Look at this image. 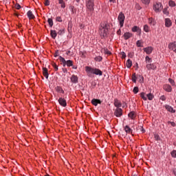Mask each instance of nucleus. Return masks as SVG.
<instances>
[{"mask_svg": "<svg viewBox=\"0 0 176 176\" xmlns=\"http://www.w3.org/2000/svg\"><path fill=\"white\" fill-rule=\"evenodd\" d=\"M109 29V26L107 22H103L100 23V26L99 28V34L101 38H105L107 35H108V30Z\"/></svg>", "mask_w": 176, "mask_h": 176, "instance_id": "nucleus-1", "label": "nucleus"}, {"mask_svg": "<svg viewBox=\"0 0 176 176\" xmlns=\"http://www.w3.org/2000/svg\"><path fill=\"white\" fill-rule=\"evenodd\" d=\"M59 60L62 63L63 67H65V65H67V67H72V65L74 64L73 60H65V58H63L61 56H59Z\"/></svg>", "mask_w": 176, "mask_h": 176, "instance_id": "nucleus-2", "label": "nucleus"}, {"mask_svg": "<svg viewBox=\"0 0 176 176\" xmlns=\"http://www.w3.org/2000/svg\"><path fill=\"white\" fill-rule=\"evenodd\" d=\"M85 72H87V75L89 78H93V75H94V68L90 66H86Z\"/></svg>", "mask_w": 176, "mask_h": 176, "instance_id": "nucleus-3", "label": "nucleus"}, {"mask_svg": "<svg viewBox=\"0 0 176 176\" xmlns=\"http://www.w3.org/2000/svg\"><path fill=\"white\" fill-rule=\"evenodd\" d=\"M124 14H123V12H120L118 17V20L120 23V28H122V27H123L124 24Z\"/></svg>", "mask_w": 176, "mask_h": 176, "instance_id": "nucleus-4", "label": "nucleus"}, {"mask_svg": "<svg viewBox=\"0 0 176 176\" xmlns=\"http://www.w3.org/2000/svg\"><path fill=\"white\" fill-rule=\"evenodd\" d=\"M163 9V5L162 3H156L153 5V10L156 12V13H159Z\"/></svg>", "mask_w": 176, "mask_h": 176, "instance_id": "nucleus-5", "label": "nucleus"}, {"mask_svg": "<svg viewBox=\"0 0 176 176\" xmlns=\"http://www.w3.org/2000/svg\"><path fill=\"white\" fill-rule=\"evenodd\" d=\"M87 8L89 12H93L94 10V0H89L87 2Z\"/></svg>", "mask_w": 176, "mask_h": 176, "instance_id": "nucleus-6", "label": "nucleus"}, {"mask_svg": "<svg viewBox=\"0 0 176 176\" xmlns=\"http://www.w3.org/2000/svg\"><path fill=\"white\" fill-rule=\"evenodd\" d=\"M114 116L116 118H121L123 116V110L121 108H116L114 110Z\"/></svg>", "mask_w": 176, "mask_h": 176, "instance_id": "nucleus-7", "label": "nucleus"}, {"mask_svg": "<svg viewBox=\"0 0 176 176\" xmlns=\"http://www.w3.org/2000/svg\"><path fill=\"white\" fill-rule=\"evenodd\" d=\"M55 30H58V35H64L65 34V30L60 29V25H56L54 26Z\"/></svg>", "mask_w": 176, "mask_h": 176, "instance_id": "nucleus-8", "label": "nucleus"}, {"mask_svg": "<svg viewBox=\"0 0 176 176\" xmlns=\"http://www.w3.org/2000/svg\"><path fill=\"white\" fill-rule=\"evenodd\" d=\"M58 102L59 103V105H60V107H67V100L64 98H59V99L58 100Z\"/></svg>", "mask_w": 176, "mask_h": 176, "instance_id": "nucleus-9", "label": "nucleus"}, {"mask_svg": "<svg viewBox=\"0 0 176 176\" xmlns=\"http://www.w3.org/2000/svg\"><path fill=\"white\" fill-rule=\"evenodd\" d=\"M146 68H147L148 71H151V69L155 71L157 68L156 63H148L146 65Z\"/></svg>", "mask_w": 176, "mask_h": 176, "instance_id": "nucleus-10", "label": "nucleus"}, {"mask_svg": "<svg viewBox=\"0 0 176 176\" xmlns=\"http://www.w3.org/2000/svg\"><path fill=\"white\" fill-rule=\"evenodd\" d=\"M132 32H137L138 35L140 36L142 34L141 28L138 26H134L132 28Z\"/></svg>", "mask_w": 176, "mask_h": 176, "instance_id": "nucleus-11", "label": "nucleus"}, {"mask_svg": "<svg viewBox=\"0 0 176 176\" xmlns=\"http://www.w3.org/2000/svg\"><path fill=\"white\" fill-rule=\"evenodd\" d=\"M70 80H71L72 83H74L75 85H76V83H78V82L79 80V78L78 77V76H75L74 74H73V75H72Z\"/></svg>", "mask_w": 176, "mask_h": 176, "instance_id": "nucleus-12", "label": "nucleus"}, {"mask_svg": "<svg viewBox=\"0 0 176 176\" xmlns=\"http://www.w3.org/2000/svg\"><path fill=\"white\" fill-rule=\"evenodd\" d=\"M164 90L168 93H171V91H173V88L171 87V85L166 84L164 85Z\"/></svg>", "mask_w": 176, "mask_h": 176, "instance_id": "nucleus-13", "label": "nucleus"}, {"mask_svg": "<svg viewBox=\"0 0 176 176\" xmlns=\"http://www.w3.org/2000/svg\"><path fill=\"white\" fill-rule=\"evenodd\" d=\"M91 102L92 105H94V107H97V105H98V104H101V100H100L99 99L94 98L91 100Z\"/></svg>", "mask_w": 176, "mask_h": 176, "instance_id": "nucleus-14", "label": "nucleus"}, {"mask_svg": "<svg viewBox=\"0 0 176 176\" xmlns=\"http://www.w3.org/2000/svg\"><path fill=\"white\" fill-rule=\"evenodd\" d=\"M143 50L146 53V54H151L153 51V48L152 47H147L144 48Z\"/></svg>", "mask_w": 176, "mask_h": 176, "instance_id": "nucleus-15", "label": "nucleus"}, {"mask_svg": "<svg viewBox=\"0 0 176 176\" xmlns=\"http://www.w3.org/2000/svg\"><path fill=\"white\" fill-rule=\"evenodd\" d=\"M94 75H99V76H102V71H101L100 69L94 68Z\"/></svg>", "mask_w": 176, "mask_h": 176, "instance_id": "nucleus-16", "label": "nucleus"}, {"mask_svg": "<svg viewBox=\"0 0 176 176\" xmlns=\"http://www.w3.org/2000/svg\"><path fill=\"white\" fill-rule=\"evenodd\" d=\"M57 34L58 32L56 31V30H50V35L52 39H56V38H57Z\"/></svg>", "mask_w": 176, "mask_h": 176, "instance_id": "nucleus-17", "label": "nucleus"}, {"mask_svg": "<svg viewBox=\"0 0 176 176\" xmlns=\"http://www.w3.org/2000/svg\"><path fill=\"white\" fill-rule=\"evenodd\" d=\"M27 16L30 20H32V19H35V15H34V14L32 13V11H31V10H29L27 12Z\"/></svg>", "mask_w": 176, "mask_h": 176, "instance_id": "nucleus-18", "label": "nucleus"}, {"mask_svg": "<svg viewBox=\"0 0 176 176\" xmlns=\"http://www.w3.org/2000/svg\"><path fill=\"white\" fill-rule=\"evenodd\" d=\"M114 106L116 108H120V107H122V102L120 101H119V100L115 99L114 100Z\"/></svg>", "mask_w": 176, "mask_h": 176, "instance_id": "nucleus-19", "label": "nucleus"}, {"mask_svg": "<svg viewBox=\"0 0 176 176\" xmlns=\"http://www.w3.org/2000/svg\"><path fill=\"white\" fill-rule=\"evenodd\" d=\"M165 108L168 112H171V113H175V110H174V109L171 106L166 105Z\"/></svg>", "mask_w": 176, "mask_h": 176, "instance_id": "nucleus-20", "label": "nucleus"}, {"mask_svg": "<svg viewBox=\"0 0 176 176\" xmlns=\"http://www.w3.org/2000/svg\"><path fill=\"white\" fill-rule=\"evenodd\" d=\"M43 74L45 78H46V79L49 78V73L47 72V68L43 67Z\"/></svg>", "mask_w": 176, "mask_h": 176, "instance_id": "nucleus-21", "label": "nucleus"}, {"mask_svg": "<svg viewBox=\"0 0 176 176\" xmlns=\"http://www.w3.org/2000/svg\"><path fill=\"white\" fill-rule=\"evenodd\" d=\"M171 20L168 18H166L165 19V27L169 28L170 25H172Z\"/></svg>", "mask_w": 176, "mask_h": 176, "instance_id": "nucleus-22", "label": "nucleus"}, {"mask_svg": "<svg viewBox=\"0 0 176 176\" xmlns=\"http://www.w3.org/2000/svg\"><path fill=\"white\" fill-rule=\"evenodd\" d=\"M131 36H133V34L130 32H126L124 34V38L125 39V41H127V39H130Z\"/></svg>", "mask_w": 176, "mask_h": 176, "instance_id": "nucleus-23", "label": "nucleus"}, {"mask_svg": "<svg viewBox=\"0 0 176 176\" xmlns=\"http://www.w3.org/2000/svg\"><path fill=\"white\" fill-rule=\"evenodd\" d=\"M124 131L127 134H131L133 133V129L129 126V125L125 126Z\"/></svg>", "mask_w": 176, "mask_h": 176, "instance_id": "nucleus-24", "label": "nucleus"}, {"mask_svg": "<svg viewBox=\"0 0 176 176\" xmlns=\"http://www.w3.org/2000/svg\"><path fill=\"white\" fill-rule=\"evenodd\" d=\"M168 47H169L170 50H173V52H175V49H176V44H175V43H169Z\"/></svg>", "mask_w": 176, "mask_h": 176, "instance_id": "nucleus-25", "label": "nucleus"}, {"mask_svg": "<svg viewBox=\"0 0 176 176\" xmlns=\"http://www.w3.org/2000/svg\"><path fill=\"white\" fill-rule=\"evenodd\" d=\"M55 90L56 91H57V93H61L62 94H64V89H63V88L60 86H57L55 87Z\"/></svg>", "mask_w": 176, "mask_h": 176, "instance_id": "nucleus-26", "label": "nucleus"}, {"mask_svg": "<svg viewBox=\"0 0 176 176\" xmlns=\"http://www.w3.org/2000/svg\"><path fill=\"white\" fill-rule=\"evenodd\" d=\"M126 65L128 68H131V66L133 65V62L131 60L128 59L126 63Z\"/></svg>", "mask_w": 176, "mask_h": 176, "instance_id": "nucleus-27", "label": "nucleus"}, {"mask_svg": "<svg viewBox=\"0 0 176 176\" xmlns=\"http://www.w3.org/2000/svg\"><path fill=\"white\" fill-rule=\"evenodd\" d=\"M129 118H130L131 119H134L135 118V112L134 111H131L129 114H128Z\"/></svg>", "mask_w": 176, "mask_h": 176, "instance_id": "nucleus-28", "label": "nucleus"}, {"mask_svg": "<svg viewBox=\"0 0 176 176\" xmlns=\"http://www.w3.org/2000/svg\"><path fill=\"white\" fill-rule=\"evenodd\" d=\"M58 3L60 5L62 9H65V2L64 0H58Z\"/></svg>", "mask_w": 176, "mask_h": 176, "instance_id": "nucleus-29", "label": "nucleus"}, {"mask_svg": "<svg viewBox=\"0 0 176 176\" xmlns=\"http://www.w3.org/2000/svg\"><path fill=\"white\" fill-rule=\"evenodd\" d=\"M69 9L72 13V14H75V13H76V8H75V6H69Z\"/></svg>", "mask_w": 176, "mask_h": 176, "instance_id": "nucleus-30", "label": "nucleus"}, {"mask_svg": "<svg viewBox=\"0 0 176 176\" xmlns=\"http://www.w3.org/2000/svg\"><path fill=\"white\" fill-rule=\"evenodd\" d=\"M95 61L100 63L101 61H102V56H98L94 58Z\"/></svg>", "mask_w": 176, "mask_h": 176, "instance_id": "nucleus-31", "label": "nucleus"}, {"mask_svg": "<svg viewBox=\"0 0 176 176\" xmlns=\"http://www.w3.org/2000/svg\"><path fill=\"white\" fill-rule=\"evenodd\" d=\"M146 97V98H148L149 101H152V100H153L154 98L153 94H148Z\"/></svg>", "mask_w": 176, "mask_h": 176, "instance_id": "nucleus-32", "label": "nucleus"}, {"mask_svg": "<svg viewBox=\"0 0 176 176\" xmlns=\"http://www.w3.org/2000/svg\"><path fill=\"white\" fill-rule=\"evenodd\" d=\"M168 5L170 6V8H175V6H176L175 2L173 0H170L168 1Z\"/></svg>", "mask_w": 176, "mask_h": 176, "instance_id": "nucleus-33", "label": "nucleus"}, {"mask_svg": "<svg viewBox=\"0 0 176 176\" xmlns=\"http://www.w3.org/2000/svg\"><path fill=\"white\" fill-rule=\"evenodd\" d=\"M47 23H48V24H49V25H50V28H52V27H53V19H52V18H49L48 19H47Z\"/></svg>", "mask_w": 176, "mask_h": 176, "instance_id": "nucleus-34", "label": "nucleus"}, {"mask_svg": "<svg viewBox=\"0 0 176 176\" xmlns=\"http://www.w3.org/2000/svg\"><path fill=\"white\" fill-rule=\"evenodd\" d=\"M140 97L144 100V101H146L148 100L146 96H145V93L144 92L140 93Z\"/></svg>", "mask_w": 176, "mask_h": 176, "instance_id": "nucleus-35", "label": "nucleus"}, {"mask_svg": "<svg viewBox=\"0 0 176 176\" xmlns=\"http://www.w3.org/2000/svg\"><path fill=\"white\" fill-rule=\"evenodd\" d=\"M132 81H133L134 83H137V76H135V73H134V74L132 75Z\"/></svg>", "mask_w": 176, "mask_h": 176, "instance_id": "nucleus-36", "label": "nucleus"}, {"mask_svg": "<svg viewBox=\"0 0 176 176\" xmlns=\"http://www.w3.org/2000/svg\"><path fill=\"white\" fill-rule=\"evenodd\" d=\"M136 46H138V47H142V43L141 42V41L138 40L136 42Z\"/></svg>", "mask_w": 176, "mask_h": 176, "instance_id": "nucleus-37", "label": "nucleus"}, {"mask_svg": "<svg viewBox=\"0 0 176 176\" xmlns=\"http://www.w3.org/2000/svg\"><path fill=\"white\" fill-rule=\"evenodd\" d=\"M148 23H149V24H152L153 25H155V20L153 19V18L148 19Z\"/></svg>", "mask_w": 176, "mask_h": 176, "instance_id": "nucleus-38", "label": "nucleus"}, {"mask_svg": "<svg viewBox=\"0 0 176 176\" xmlns=\"http://www.w3.org/2000/svg\"><path fill=\"white\" fill-rule=\"evenodd\" d=\"M144 31L145 32H149V27L147 25H144Z\"/></svg>", "mask_w": 176, "mask_h": 176, "instance_id": "nucleus-39", "label": "nucleus"}, {"mask_svg": "<svg viewBox=\"0 0 176 176\" xmlns=\"http://www.w3.org/2000/svg\"><path fill=\"white\" fill-rule=\"evenodd\" d=\"M139 88H138V87H135L134 88H133V93H134V94H137V93H138V91H139Z\"/></svg>", "mask_w": 176, "mask_h": 176, "instance_id": "nucleus-40", "label": "nucleus"}, {"mask_svg": "<svg viewBox=\"0 0 176 176\" xmlns=\"http://www.w3.org/2000/svg\"><path fill=\"white\" fill-rule=\"evenodd\" d=\"M168 82L170 83V85H172V86H175V82L174 81V80L169 78Z\"/></svg>", "mask_w": 176, "mask_h": 176, "instance_id": "nucleus-41", "label": "nucleus"}, {"mask_svg": "<svg viewBox=\"0 0 176 176\" xmlns=\"http://www.w3.org/2000/svg\"><path fill=\"white\" fill-rule=\"evenodd\" d=\"M142 3H144V5H149L151 0H142Z\"/></svg>", "mask_w": 176, "mask_h": 176, "instance_id": "nucleus-42", "label": "nucleus"}, {"mask_svg": "<svg viewBox=\"0 0 176 176\" xmlns=\"http://www.w3.org/2000/svg\"><path fill=\"white\" fill-rule=\"evenodd\" d=\"M104 54H111V53L108 50V49L107 48H104Z\"/></svg>", "mask_w": 176, "mask_h": 176, "instance_id": "nucleus-43", "label": "nucleus"}, {"mask_svg": "<svg viewBox=\"0 0 176 176\" xmlns=\"http://www.w3.org/2000/svg\"><path fill=\"white\" fill-rule=\"evenodd\" d=\"M170 155L172 157H176V150H173L171 153Z\"/></svg>", "mask_w": 176, "mask_h": 176, "instance_id": "nucleus-44", "label": "nucleus"}, {"mask_svg": "<svg viewBox=\"0 0 176 176\" xmlns=\"http://www.w3.org/2000/svg\"><path fill=\"white\" fill-rule=\"evenodd\" d=\"M163 13H164V14L168 16V10L167 8H164Z\"/></svg>", "mask_w": 176, "mask_h": 176, "instance_id": "nucleus-45", "label": "nucleus"}, {"mask_svg": "<svg viewBox=\"0 0 176 176\" xmlns=\"http://www.w3.org/2000/svg\"><path fill=\"white\" fill-rule=\"evenodd\" d=\"M56 21H58V23H63V19H61V16H57L56 18Z\"/></svg>", "mask_w": 176, "mask_h": 176, "instance_id": "nucleus-46", "label": "nucleus"}, {"mask_svg": "<svg viewBox=\"0 0 176 176\" xmlns=\"http://www.w3.org/2000/svg\"><path fill=\"white\" fill-rule=\"evenodd\" d=\"M145 60L148 63H152V59H151V58H149V56H146Z\"/></svg>", "mask_w": 176, "mask_h": 176, "instance_id": "nucleus-47", "label": "nucleus"}, {"mask_svg": "<svg viewBox=\"0 0 176 176\" xmlns=\"http://www.w3.org/2000/svg\"><path fill=\"white\" fill-rule=\"evenodd\" d=\"M52 66L54 67L55 71H58V66L56 63H54Z\"/></svg>", "mask_w": 176, "mask_h": 176, "instance_id": "nucleus-48", "label": "nucleus"}, {"mask_svg": "<svg viewBox=\"0 0 176 176\" xmlns=\"http://www.w3.org/2000/svg\"><path fill=\"white\" fill-rule=\"evenodd\" d=\"M15 8H16V9H17V10H20V9H21V6H20V4H19V3H16L15 5Z\"/></svg>", "mask_w": 176, "mask_h": 176, "instance_id": "nucleus-49", "label": "nucleus"}, {"mask_svg": "<svg viewBox=\"0 0 176 176\" xmlns=\"http://www.w3.org/2000/svg\"><path fill=\"white\" fill-rule=\"evenodd\" d=\"M49 5H50V0H45V6H49Z\"/></svg>", "mask_w": 176, "mask_h": 176, "instance_id": "nucleus-50", "label": "nucleus"}, {"mask_svg": "<svg viewBox=\"0 0 176 176\" xmlns=\"http://www.w3.org/2000/svg\"><path fill=\"white\" fill-rule=\"evenodd\" d=\"M58 56H60V54L58 52V50H56L54 54V57H58Z\"/></svg>", "mask_w": 176, "mask_h": 176, "instance_id": "nucleus-51", "label": "nucleus"}, {"mask_svg": "<svg viewBox=\"0 0 176 176\" xmlns=\"http://www.w3.org/2000/svg\"><path fill=\"white\" fill-rule=\"evenodd\" d=\"M160 100H162V101H166V96L164 95L161 96Z\"/></svg>", "mask_w": 176, "mask_h": 176, "instance_id": "nucleus-52", "label": "nucleus"}, {"mask_svg": "<svg viewBox=\"0 0 176 176\" xmlns=\"http://www.w3.org/2000/svg\"><path fill=\"white\" fill-rule=\"evenodd\" d=\"M155 139L156 140V141H159V140H160V137L159 136V135H155Z\"/></svg>", "mask_w": 176, "mask_h": 176, "instance_id": "nucleus-53", "label": "nucleus"}, {"mask_svg": "<svg viewBox=\"0 0 176 176\" xmlns=\"http://www.w3.org/2000/svg\"><path fill=\"white\" fill-rule=\"evenodd\" d=\"M168 123H170L173 127H175V126H176L175 122H174L169 121Z\"/></svg>", "mask_w": 176, "mask_h": 176, "instance_id": "nucleus-54", "label": "nucleus"}, {"mask_svg": "<svg viewBox=\"0 0 176 176\" xmlns=\"http://www.w3.org/2000/svg\"><path fill=\"white\" fill-rule=\"evenodd\" d=\"M121 54H122V58H124L125 57H126V53H124V52H121Z\"/></svg>", "mask_w": 176, "mask_h": 176, "instance_id": "nucleus-55", "label": "nucleus"}, {"mask_svg": "<svg viewBox=\"0 0 176 176\" xmlns=\"http://www.w3.org/2000/svg\"><path fill=\"white\" fill-rule=\"evenodd\" d=\"M139 78H140V82H141V80H142V82H144V77L142 76L139 75Z\"/></svg>", "mask_w": 176, "mask_h": 176, "instance_id": "nucleus-56", "label": "nucleus"}, {"mask_svg": "<svg viewBox=\"0 0 176 176\" xmlns=\"http://www.w3.org/2000/svg\"><path fill=\"white\" fill-rule=\"evenodd\" d=\"M72 69H78V66H76V65H74V63L72 64Z\"/></svg>", "mask_w": 176, "mask_h": 176, "instance_id": "nucleus-57", "label": "nucleus"}, {"mask_svg": "<svg viewBox=\"0 0 176 176\" xmlns=\"http://www.w3.org/2000/svg\"><path fill=\"white\" fill-rule=\"evenodd\" d=\"M136 8L138 9V10H141V6H140L138 4H136Z\"/></svg>", "mask_w": 176, "mask_h": 176, "instance_id": "nucleus-58", "label": "nucleus"}, {"mask_svg": "<svg viewBox=\"0 0 176 176\" xmlns=\"http://www.w3.org/2000/svg\"><path fill=\"white\" fill-rule=\"evenodd\" d=\"M81 53H82V56L85 57V54H86V52H82Z\"/></svg>", "mask_w": 176, "mask_h": 176, "instance_id": "nucleus-59", "label": "nucleus"}, {"mask_svg": "<svg viewBox=\"0 0 176 176\" xmlns=\"http://www.w3.org/2000/svg\"><path fill=\"white\" fill-rule=\"evenodd\" d=\"M173 173L174 175L176 176V169H173Z\"/></svg>", "mask_w": 176, "mask_h": 176, "instance_id": "nucleus-60", "label": "nucleus"}, {"mask_svg": "<svg viewBox=\"0 0 176 176\" xmlns=\"http://www.w3.org/2000/svg\"><path fill=\"white\" fill-rule=\"evenodd\" d=\"M141 131H142V133H145V129H144V128L142 127Z\"/></svg>", "mask_w": 176, "mask_h": 176, "instance_id": "nucleus-61", "label": "nucleus"}, {"mask_svg": "<svg viewBox=\"0 0 176 176\" xmlns=\"http://www.w3.org/2000/svg\"><path fill=\"white\" fill-rule=\"evenodd\" d=\"M69 53H71V51H67V52H66L67 56H68V55L69 54Z\"/></svg>", "mask_w": 176, "mask_h": 176, "instance_id": "nucleus-62", "label": "nucleus"}, {"mask_svg": "<svg viewBox=\"0 0 176 176\" xmlns=\"http://www.w3.org/2000/svg\"><path fill=\"white\" fill-rule=\"evenodd\" d=\"M63 72H67V69H63Z\"/></svg>", "mask_w": 176, "mask_h": 176, "instance_id": "nucleus-63", "label": "nucleus"}, {"mask_svg": "<svg viewBox=\"0 0 176 176\" xmlns=\"http://www.w3.org/2000/svg\"><path fill=\"white\" fill-rule=\"evenodd\" d=\"M135 66L137 67V68H138V63H135Z\"/></svg>", "mask_w": 176, "mask_h": 176, "instance_id": "nucleus-64", "label": "nucleus"}]
</instances>
